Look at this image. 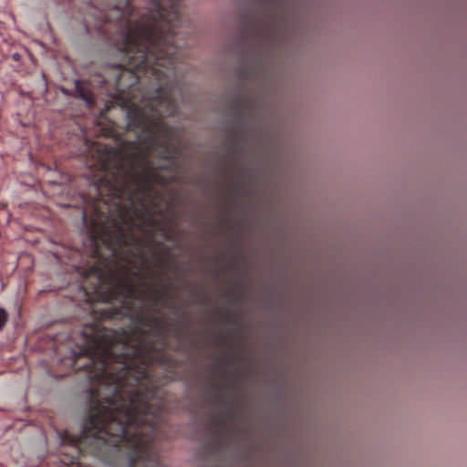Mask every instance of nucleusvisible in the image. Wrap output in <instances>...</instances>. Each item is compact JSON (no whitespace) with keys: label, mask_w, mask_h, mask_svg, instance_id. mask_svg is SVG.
<instances>
[{"label":"nucleus","mask_w":467,"mask_h":467,"mask_svg":"<svg viewBox=\"0 0 467 467\" xmlns=\"http://www.w3.org/2000/svg\"><path fill=\"white\" fill-rule=\"evenodd\" d=\"M157 263H158V265L162 268V269H167L169 268V261L161 258V257H158L157 258Z\"/></svg>","instance_id":"4"},{"label":"nucleus","mask_w":467,"mask_h":467,"mask_svg":"<svg viewBox=\"0 0 467 467\" xmlns=\"http://www.w3.org/2000/svg\"><path fill=\"white\" fill-rule=\"evenodd\" d=\"M231 151H232V154H234V153L237 151V147L233 146V147L231 148Z\"/></svg>","instance_id":"8"},{"label":"nucleus","mask_w":467,"mask_h":467,"mask_svg":"<svg viewBox=\"0 0 467 467\" xmlns=\"http://www.w3.org/2000/svg\"><path fill=\"white\" fill-rule=\"evenodd\" d=\"M170 307L175 308L176 306L174 305H171Z\"/></svg>","instance_id":"9"},{"label":"nucleus","mask_w":467,"mask_h":467,"mask_svg":"<svg viewBox=\"0 0 467 467\" xmlns=\"http://www.w3.org/2000/svg\"><path fill=\"white\" fill-rule=\"evenodd\" d=\"M215 420H216L217 423L220 424V425H222L223 422V418L221 416H217L215 418Z\"/></svg>","instance_id":"7"},{"label":"nucleus","mask_w":467,"mask_h":467,"mask_svg":"<svg viewBox=\"0 0 467 467\" xmlns=\"http://www.w3.org/2000/svg\"><path fill=\"white\" fill-rule=\"evenodd\" d=\"M134 276L140 277L141 276V267L138 269L134 274Z\"/></svg>","instance_id":"6"},{"label":"nucleus","mask_w":467,"mask_h":467,"mask_svg":"<svg viewBox=\"0 0 467 467\" xmlns=\"http://www.w3.org/2000/svg\"><path fill=\"white\" fill-rule=\"evenodd\" d=\"M244 102L242 99H238V100H236V102H235V108H236L237 109H242L244 108Z\"/></svg>","instance_id":"5"},{"label":"nucleus","mask_w":467,"mask_h":467,"mask_svg":"<svg viewBox=\"0 0 467 467\" xmlns=\"http://www.w3.org/2000/svg\"><path fill=\"white\" fill-rule=\"evenodd\" d=\"M121 40L118 44L123 65L113 70L114 88L109 96L112 102L127 109L128 130L134 140H122L118 148L92 144L91 166L100 171L99 187H104L114 202L102 212L95 207L92 226L90 266L85 286L89 300L109 304L101 311L102 319L129 318L133 329H109L101 323L83 329L86 343L73 353L70 365L86 372L89 379L88 417H164L165 402L161 388L150 371L154 362L156 344L150 335L163 336L171 331L182 337L183 330L166 323L161 316V304L167 303V283L161 290H140L129 277H121L115 265H130L131 248L147 263L143 248L150 247L154 234L147 225L160 223L146 207L151 198L155 213L159 192L154 184H165L160 171L170 165L155 166L150 155L174 161L178 149L174 130L164 121L178 110L176 95L182 94V77L177 64L182 57L181 39L190 26H117Z\"/></svg>","instance_id":"1"},{"label":"nucleus","mask_w":467,"mask_h":467,"mask_svg":"<svg viewBox=\"0 0 467 467\" xmlns=\"http://www.w3.org/2000/svg\"><path fill=\"white\" fill-rule=\"evenodd\" d=\"M77 92L89 106L95 103L94 98L90 91L86 90L80 81H77Z\"/></svg>","instance_id":"2"},{"label":"nucleus","mask_w":467,"mask_h":467,"mask_svg":"<svg viewBox=\"0 0 467 467\" xmlns=\"http://www.w3.org/2000/svg\"><path fill=\"white\" fill-rule=\"evenodd\" d=\"M9 319V316L5 308L0 307V330L4 328Z\"/></svg>","instance_id":"3"}]
</instances>
